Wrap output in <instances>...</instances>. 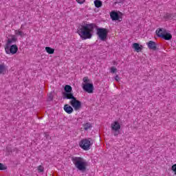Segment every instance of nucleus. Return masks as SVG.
<instances>
[{"instance_id":"nucleus-1","label":"nucleus","mask_w":176,"mask_h":176,"mask_svg":"<svg viewBox=\"0 0 176 176\" xmlns=\"http://www.w3.org/2000/svg\"><path fill=\"white\" fill-rule=\"evenodd\" d=\"M96 27H97V25L94 23L81 25L79 26L77 32L82 41L91 39V36H93V32Z\"/></svg>"},{"instance_id":"nucleus-2","label":"nucleus","mask_w":176,"mask_h":176,"mask_svg":"<svg viewBox=\"0 0 176 176\" xmlns=\"http://www.w3.org/2000/svg\"><path fill=\"white\" fill-rule=\"evenodd\" d=\"M72 162L75 167L80 171H86L87 161L80 157H72Z\"/></svg>"},{"instance_id":"nucleus-3","label":"nucleus","mask_w":176,"mask_h":176,"mask_svg":"<svg viewBox=\"0 0 176 176\" xmlns=\"http://www.w3.org/2000/svg\"><path fill=\"white\" fill-rule=\"evenodd\" d=\"M156 34L159 38H162L165 41H171L173 38V36L171 34L167 32L165 29H159V30H156Z\"/></svg>"},{"instance_id":"nucleus-4","label":"nucleus","mask_w":176,"mask_h":176,"mask_svg":"<svg viewBox=\"0 0 176 176\" xmlns=\"http://www.w3.org/2000/svg\"><path fill=\"white\" fill-rule=\"evenodd\" d=\"M96 31V34L100 41H102L103 42L107 41V37L108 36V30L106 28H98Z\"/></svg>"},{"instance_id":"nucleus-5","label":"nucleus","mask_w":176,"mask_h":176,"mask_svg":"<svg viewBox=\"0 0 176 176\" xmlns=\"http://www.w3.org/2000/svg\"><path fill=\"white\" fill-rule=\"evenodd\" d=\"M91 138H85L82 139L79 142V146L84 151H89L90 149V146H91Z\"/></svg>"},{"instance_id":"nucleus-6","label":"nucleus","mask_w":176,"mask_h":176,"mask_svg":"<svg viewBox=\"0 0 176 176\" xmlns=\"http://www.w3.org/2000/svg\"><path fill=\"white\" fill-rule=\"evenodd\" d=\"M6 53L7 54H16L19 47L16 45H6L5 47Z\"/></svg>"},{"instance_id":"nucleus-7","label":"nucleus","mask_w":176,"mask_h":176,"mask_svg":"<svg viewBox=\"0 0 176 176\" xmlns=\"http://www.w3.org/2000/svg\"><path fill=\"white\" fill-rule=\"evenodd\" d=\"M82 89L89 94H91V93L94 91V86L93 85V83L87 82L85 84H82Z\"/></svg>"},{"instance_id":"nucleus-8","label":"nucleus","mask_w":176,"mask_h":176,"mask_svg":"<svg viewBox=\"0 0 176 176\" xmlns=\"http://www.w3.org/2000/svg\"><path fill=\"white\" fill-rule=\"evenodd\" d=\"M69 104L73 107L75 111H79V109L82 107V102L76 100V98L70 100Z\"/></svg>"},{"instance_id":"nucleus-9","label":"nucleus","mask_w":176,"mask_h":176,"mask_svg":"<svg viewBox=\"0 0 176 176\" xmlns=\"http://www.w3.org/2000/svg\"><path fill=\"white\" fill-rule=\"evenodd\" d=\"M112 131H119L120 130V124L118 121H114L111 124Z\"/></svg>"},{"instance_id":"nucleus-10","label":"nucleus","mask_w":176,"mask_h":176,"mask_svg":"<svg viewBox=\"0 0 176 176\" xmlns=\"http://www.w3.org/2000/svg\"><path fill=\"white\" fill-rule=\"evenodd\" d=\"M75 96H74V94L69 93H64L63 94V100H74L75 99Z\"/></svg>"},{"instance_id":"nucleus-11","label":"nucleus","mask_w":176,"mask_h":176,"mask_svg":"<svg viewBox=\"0 0 176 176\" xmlns=\"http://www.w3.org/2000/svg\"><path fill=\"white\" fill-rule=\"evenodd\" d=\"M147 45L148 49L151 50H156V49H157L156 43L155 41H150L148 43H147Z\"/></svg>"},{"instance_id":"nucleus-12","label":"nucleus","mask_w":176,"mask_h":176,"mask_svg":"<svg viewBox=\"0 0 176 176\" xmlns=\"http://www.w3.org/2000/svg\"><path fill=\"white\" fill-rule=\"evenodd\" d=\"M8 71V67L6 66L5 63L0 64V75H5Z\"/></svg>"},{"instance_id":"nucleus-13","label":"nucleus","mask_w":176,"mask_h":176,"mask_svg":"<svg viewBox=\"0 0 176 176\" xmlns=\"http://www.w3.org/2000/svg\"><path fill=\"white\" fill-rule=\"evenodd\" d=\"M63 109L69 115H70V113H72V112H74V109L72 108V107L69 106V104H65Z\"/></svg>"},{"instance_id":"nucleus-14","label":"nucleus","mask_w":176,"mask_h":176,"mask_svg":"<svg viewBox=\"0 0 176 176\" xmlns=\"http://www.w3.org/2000/svg\"><path fill=\"white\" fill-rule=\"evenodd\" d=\"M110 16L113 21H116L119 20V14H118V12L115 11H113L110 13Z\"/></svg>"},{"instance_id":"nucleus-15","label":"nucleus","mask_w":176,"mask_h":176,"mask_svg":"<svg viewBox=\"0 0 176 176\" xmlns=\"http://www.w3.org/2000/svg\"><path fill=\"white\" fill-rule=\"evenodd\" d=\"M142 46L140 45V44L138 43H134L132 45L133 49H134L135 50V52H137L138 53L141 52V50H142Z\"/></svg>"},{"instance_id":"nucleus-16","label":"nucleus","mask_w":176,"mask_h":176,"mask_svg":"<svg viewBox=\"0 0 176 176\" xmlns=\"http://www.w3.org/2000/svg\"><path fill=\"white\" fill-rule=\"evenodd\" d=\"M15 42H17V38H16V36H12L11 38L8 39L6 46H10L12 43H14Z\"/></svg>"},{"instance_id":"nucleus-17","label":"nucleus","mask_w":176,"mask_h":176,"mask_svg":"<svg viewBox=\"0 0 176 176\" xmlns=\"http://www.w3.org/2000/svg\"><path fill=\"white\" fill-rule=\"evenodd\" d=\"M14 34H15V35H16V36H21V38L25 36V34H24L23 32V31H21L20 30H15Z\"/></svg>"},{"instance_id":"nucleus-18","label":"nucleus","mask_w":176,"mask_h":176,"mask_svg":"<svg viewBox=\"0 0 176 176\" xmlns=\"http://www.w3.org/2000/svg\"><path fill=\"white\" fill-rule=\"evenodd\" d=\"M45 51L47 52V53H48V54H53L54 53V49L50 47H46Z\"/></svg>"},{"instance_id":"nucleus-19","label":"nucleus","mask_w":176,"mask_h":176,"mask_svg":"<svg viewBox=\"0 0 176 176\" xmlns=\"http://www.w3.org/2000/svg\"><path fill=\"white\" fill-rule=\"evenodd\" d=\"M94 5L96 8H101L102 6V2L100 0H96L94 1Z\"/></svg>"},{"instance_id":"nucleus-20","label":"nucleus","mask_w":176,"mask_h":176,"mask_svg":"<svg viewBox=\"0 0 176 176\" xmlns=\"http://www.w3.org/2000/svg\"><path fill=\"white\" fill-rule=\"evenodd\" d=\"M65 93H72V87L71 85H65Z\"/></svg>"},{"instance_id":"nucleus-21","label":"nucleus","mask_w":176,"mask_h":176,"mask_svg":"<svg viewBox=\"0 0 176 176\" xmlns=\"http://www.w3.org/2000/svg\"><path fill=\"white\" fill-rule=\"evenodd\" d=\"M83 126H84V130H85V131L89 130V129H91V124H90V122H87L85 124H84Z\"/></svg>"},{"instance_id":"nucleus-22","label":"nucleus","mask_w":176,"mask_h":176,"mask_svg":"<svg viewBox=\"0 0 176 176\" xmlns=\"http://www.w3.org/2000/svg\"><path fill=\"white\" fill-rule=\"evenodd\" d=\"M45 170V168L43 167V166H39L38 167V173H43V171Z\"/></svg>"},{"instance_id":"nucleus-23","label":"nucleus","mask_w":176,"mask_h":176,"mask_svg":"<svg viewBox=\"0 0 176 176\" xmlns=\"http://www.w3.org/2000/svg\"><path fill=\"white\" fill-rule=\"evenodd\" d=\"M8 169V166H4L3 164L0 163V170H7Z\"/></svg>"},{"instance_id":"nucleus-24","label":"nucleus","mask_w":176,"mask_h":176,"mask_svg":"<svg viewBox=\"0 0 176 176\" xmlns=\"http://www.w3.org/2000/svg\"><path fill=\"white\" fill-rule=\"evenodd\" d=\"M82 80L84 83H89V82H90V80H89V77H84Z\"/></svg>"},{"instance_id":"nucleus-25","label":"nucleus","mask_w":176,"mask_h":176,"mask_svg":"<svg viewBox=\"0 0 176 176\" xmlns=\"http://www.w3.org/2000/svg\"><path fill=\"white\" fill-rule=\"evenodd\" d=\"M117 70H118V69H116L115 67H111V74H115V72H116Z\"/></svg>"},{"instance_id":"nucleus-26","label":"nucleus","mask_w":176,"mask_h":176,"mask_svg":"<svg viewBox=\"0 0 176 176\" xmlns=\"http://www.w3.org/2000/svg\"><path fill=\"white\" fill-rule=\"evenodd\" d=\"M171 169L172 171H174L175 175H176V164L172 166Z\"/></svg>"},{"instance_id":"nucleus-27","label":"nucleus","mask_w":176,"mask_h":176,"mask_svg":"<svg viewBox=\"0 0 176 176\" xmlns=\"http://www.w3.org/2000/svg\"><path fill=\"white\" fill-rule=\"evenodd\" d=\"M113 135L117 137V135H119V131H113Z\"/></svg>"},{"instance_id":"nucleus-28","label":"nucleus","mask_w":176,"mask_h":176,"mask_svg":"<svg viewBox=\"0 0 176 176\" xmlns=\"http://www.w3.org/2000/svg\"><path fill=\"white\" fill-rule=\"evenodd\" d=\"M120 78H119V76L116 75V77H115V80L117 81V82H119L120 80Z\"/></svg>"},{"instance_id":"nucleus-29","label":"nucleus","mask_w":176,"mask_h":176,"mask_svg":"<svg viewBox=\"0 0 176 176\" xmlns=\"http://www.w3.org/2000/svg\"><path fill=\"white\" fill-rule=\"evenodd\" d=\"M78 3H83L85 2V0H76Z\"/></svg>"},{"instance_id":"nucleus-30","label":"nucleus","mask_w":176,"mask_h":176,"mask_svg":"<svg viewBox=\"0 0 176 176\" xmlns=\"http://www.w3.org/2000/svg\"><path fill=\"white\" fill-rule=\"evenodd\" d=\"M49 99L50 100V101H52V100H53V95L52 94H50Z\"/></svg>"}]
</instances>
